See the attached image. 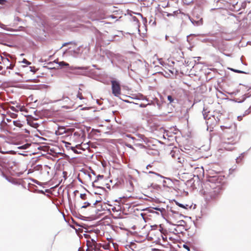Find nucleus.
<instances>
[{
    "mask_svg": "<svg viewBox=\"0 0 251 251\" xmlns=\"http://www.w3.org/2000/svg\"><path fill=\"white\" fill-rule=\"evenodd\" d=\"M13 125L18 127H22L23 126V125L21 123L20 120L14 121Z\"/></svg>",
    "mask_w": 251,
    "mask_h": 251,
    "instance_id": "obj_12",
    "label": "nucleus"
},
{
    "mask_svg": "<svg viewBox=\"0 0 251 251\" xmlns=\"http://www.w3.org/2000/svg\"><path fill=\"white\" fill-rule=\"evenodd\" d=\"M153 209H154V210L160 211L161 212H162L163 211L165 210L164 208H159V207H153Z\"/></svg>",
    "mask_w": 251,
    "mask_h": 251,
    "instance_id": "obj_27",
    "label": "nucleus"
},
{
    "mask_svg": "<svg viewBox=\"0 0 251 251\" xmlns=\"http://www.w3.org/2000/svg\"><path fill=\"white\" fill-rule=\"evenodd\" d=\"M58 64L61 67H68L70 71L68 72L69 73L73 74L76 75H85L87 70L89 69V67H75V66H70L69 63L64 62V61H60L58 62Z\"/></svg>",
    "mask_w": 251,
    "mask_h": 251,
    "instance_id": "obj_1",
    "label": "nucleus"
},
{
    "mask_svg": "<svg viewBox=\"0 0 251 251\" xmlns=\"http://www.w3.org/2000/svg\"><path fill=\"white\" fill-rule=\"evenodd\" d=\"M15 74L17 75H18L19 76H23V75L20 74V73L19 72H16L15 73Z\"/></svg>",
    "mask_w": 251,
    "mask_h": 251,
    "instance_id": "obj_59",
    "label": "nucleus"
},
{
    "mask_svg": "<svg viewBox=\"0 0 251 251\" xmlns=\"http://www.w3.org/2000/svg\"><path fill=\"white\" fill-rule=\"evenodd\" d=\"M166 221H167V222L168 224H169L170 225L175 226H176L177 227H179V226L184 227V224L186 223L185 221H184L183 220H181L178 221L177 222V223H179L178 224H174L172 222H171L169 220H166Z\"/></svg>",
    "mask_w": 251,
    "mask_h": 251,
    "instance_id": "obj_6",
    "label": "nucleus"
},
{
    "mask_svg": "<svg viewBox=\"0 0 251 251\" xmlns=\"http://www.w3.org/2000/svg\"><path fill=\"white\" fill-rule=\"evenodd\" d=\"M251 112V111L248 108V109H247V110H246L244 112V113L243 114V116H245L249 114Z\"/></svg>",
    "mask_w": 251,
    "mask_h": 251,
    "instance_id": "obj_32",
    "label": "nucleus"
},
{
    "mask_svg": "<svg viewBox=\"0 0 251 251\" xmlns=\"http://www.w3.org/2000/svg\"><path fill=\"white\" fill-rule=\"evenodd\" d=\"M244 153H245V152L242 153L239 157L236 158V162L237 163H239V162H240L239 159H240V160H242V157H243Z\"/></svg>",
    "mask_w": 251,
    "mask_h": 251,
    "instance_id": "obj_22",
    "label": "nucleus"
},
{
    "mask_svg": "<svg viewBox=\"0 0 251 251\" xmlns=\"http://www.w3.org/2000/svg\"><path fill=\"white\" fill-rule=\"evenodd\" d=\"M28 185L31 186L30 187V188H28V189L29 191H30L31 192H37V193H38L39 194H45V192L42 190H37V189H34L33 187H36V186H35V185L29 183Z\"/></svg>",
    "mask_w": 251,
    "mask_h": 251,
    "instance_id": "obj_5",
    "label": "nucleus"
},
{
    "mask_svg": "<svg viewBox=\"0 0 251 251\" xmlns=\"http://www.w3.org/2000/svg\"><path fill=\"white\" fill-rule=\"evenodd\" d=\"M31 180H32L33 182H34L35 183H36V184H38V185H40V186H41V185H42V183H41V182H40L38 181V180H36V179H33V178H32V179H31Z\"/></svg>",
    "mask_w": 251,
    "mask_h": 251,
    "instance_id": "obj_30",
    "label": "nucleus"
},
{
    "mask_svg": "<svg viewBox=\"0 0 251 251\" xmlns=\"http://www.w3.org/2000/svg\"><path fill=\"white\" fill-rule=\"evenodd\" d=\"M209 112V111H208L207 109L203 108V109L202 111V115L203 116V118L205 120L210 118V117H208V113Z\"/></svg>",
    "mask_w": 251,
    "mask_h": 251,
    "instance_id": "obj_9",
    "label": "nucleus"
},
{
    "mask_svg": "<svg viewBox=\"0 0 251 251\" xmlns=\"http://www.w3.org/2000/svg\"><path fill=\"white\" fill-rule=\"evenodd\" d=\"M151 186H152L153 188H156L159 187L158 185H155L154 186H153V184H151Z\"/></svg>",
    "mask_w": 251,
    "mask_h": 251,
    "instance_id": "obj_60",
    "label": "nucleus"
},
{
    "mask_svg": "<svg viewBox=\"0 0 251 251\" xmlns=\"http://www.w3.org/2000/svg\"><path fill=\"white\" fill-rule=\"evenodd\" d=\"M135 145L138 146V147H140L141 148H145V146L143 145L142 144H140V143L138 144V143H137V144H135Z\"/></svg>",
    "mask_w": 251,
    "mask_h": 251,
    "instance_id": "obj_40",
    "label": "nucleus"
},
{
    "mask_svg": "<svg viewBox=\"0 0 251 251\" xmlns=\"http://www.w3.org/2000/svg\"><path fill=\"white\" fill-rule=\"evenodd\" d=\"M77 97L78 98H79L80 100H82L84 99L83 96H82V94L81 93H80L79 92H78V93L77 95Z\"/></svg>",
    "mask_w": 251,
    "mask_h": 251,
    "instance_id": "obj_34",
    "label": "nucleus"
},
{
    "mask_svg": "<svg viewBox=\"0 0 251 251\" xmlns=\"http://www.w3.org/2000/svg\"><path fill=\"white\" fill-rule=\"evenodd\" d=\"M91 18L93 21H100L101 20H102V19H104L105 18H104V16H101L100 17L94 16Z\"/></svg>",
    "mask_w": 251,
    "mask_h": 251,
    "instance_id": "obj_11",
    "label": "nucleus"
},
{
    "mask_svg": "<svg viewBox=\"0 0 251 251\" xmlns=\"http://www.w3.org/2000/svg\"><path fill=\"white\" fill-rule=\"evenodd\" d=\"M132 20L134 22H136L137 23H139V20H138V19L135 17V16H133L132 17Z\"/></svg>",
    "mask_w": 251,
    "mask_h": 251,
    "instance_id": "obj_39",
    "label": "nucleus"
},
{
    "mask_svg": "<svg viewBox=\"0 0 251 251\" xmlns=\"http://www.w3.org/2000/svg\"><path fill=\"white\" fill-rule=\"evenodd\" d=\"M78 181H79V182H80V183H82V184L83 183L82 180L80 178H79V177L78 178Z\"/></svg>",
    "mask_w": 251,
    "mask_h": 251,
    "instance_id": "obj_63",
    "label": "nucleus"
},
{
    "mask_svg": "<svg viewBox=\"0 0 251 251\" xmlns=\"http://www.w3.org/2000/svg\"><path fill=\"white\" fill-rule=\"evenodd\" d=\"M10 109L13 111H16V108L14 107V106H12Z\"/></svg>",
    "mask_w": 251,
    "mask_h": 251,
    "instance_id": "obj_61",
    "label": "nucleus"
},
{
    "mask_svg": "<svg viewBox=\"0 0 251 251\" xmlns=\"http://www.w3.org/2000/svg\"><path fill=\"white\" fill-rule=\"evenodd\" d=\"M178 12L177 11H174L173 13H168V12H165V13H166V16L168 17H170V16H174L176 14V13H177Z\"/></svg>",
    "mask_w": 251,
    "mask_h": 251,
    "instance_id": "obj_20",
    "label": "nucleus"
},
{
    "mask_svg": "<svg viewBox=\"0 0 251 251\" xmlns=\"http://www.w3.org/2000/svg\"><path fill=\"white\" fill-rule=\"evenodd\" d=\"M167 100L170 101V103L171 104V105H173L172 103L174 102V99L172 96L168 95L167 96Z\"/></svg>",
    "mask_w": 251,
    "mask_h": 251,
    "instance_id": "obj_19",
    "label": "nucleus"
},
{
    "mask_svg": "<svg viewBox=\"0 0 251 251\" xmlns=\"http://www.w3.org/2000/svg\"><path fill=\"white\" fill-rule=\"evenodd\" d=\"M33 169L35 171L42 170L43 169V166L41 164H38L34 166Z\"/></svg>",
    "mask_w": 251,
    "mask_h": 251,
    "instance_id": "obj_18",
    "label": "nucleus"
},
{
    "mask_svg": "<svg viewBox=\"0 0 251 251\" xmlns=\"http://www.w3.org/2000/svg\"><path fill=\"white\" fill-rule=\"evenodd\" d=\"M19 149H25V148H24V146H22L19 147Z\"/></svg>",
    "mask_w": 251,
    "mask_h": 251,
    "instance_id": "obj_64",
    "label": "nucleus"
},
{
    "mask_svg": "<svg viewBox=\"0 0 251 251\" xmlns=\"http://www.w3.org/2000/svg\"><path fill=\"white\" fill-rule=\"evenodd\" d=\"M22 62L23 63L26 64L27 65H29L31 63L30 62L28 61V60H27L25 59H24L22 61Z\"/></svg>",
    "mask_w": 251,
    "mask_h": 251,
    "instance_id": "obj_31",
    "label": "nucleus"
},
{
    "mask_svg": "<svg viewBox=\"0 0 251 251\" xmlns=\"http://www.w3.org/2000/svg\"><path fill=\"white\" fill-rule=\"evenodd\" d=\"M221 128L222 130H224L225 129H228L229 127H228L227 126H221Z\"/></svg>",
    "mask_w": 251,
    "mask_h": 251,
    "instance_id": "obj_44",
    "label": "nucleus"
},
{
    "mask_svg": "<svg viewBox=\"0 0 251 251\" xmlns=\"http://www.w3.org/2000/svg\"><path fill=\"white\" fill-rule=\"evenodd\" d=\"M112 94L115 97H119L121 94V88L119 81L112 80L111 81Z\"/></svg>",
    "mask_w": 251,
    "mask_h": 251,
    "instance_id": "obj_3",
    "label": "nucleus"
},
{
    "mask_svg": "<svg viewBox=\"0 0 251 251\" xmlns=\"http://www.w3.org/2000/svg\"><path fill=\"white\" fill-rule=\"evenodd\" d=\"M72 44H74V45H75L76 43L75 41H70V42H66V43H64L62 46L60 48V49H61L62 48H63V47H65V46H66L67 45H72Z\"/></svg>",
    "mask_w": 251,
    "mask_h": 251,
    "instance_id": "obj_16",
    "label": "nucleus"
},
{
    "mask_svg": "<svg viewBox=\"0 0 251 251\" xmlns=\"http://www.w3.org/2000/svg\"><path fill=\"white\" fill-rule=\"evenodd\" d=\"M243 115L242 116H238L237 117V119L238 121H240L242 120V118H243Z\"/></svg>",
    "mask_w": 251,
    "mask_h": 251,
    "instance_id": "obj_48",
    "label": "nucleus"
},
{
    "mask_svg": "<svg viewBox=\"0 0 251 251\" xmlns=\"http://www.w3.org/2000/svg\"><path fill=\"white\" fill-rule=\"evenodd\" d=\"M94 183H95L94 181L92 183V186L93 187H96V188H98V189H101L104 192L106 191V189H105V188L101 187V186H96L94 184Z\"/></svg>",
    "mask_w": 251,
    "mask_h": 251,
    "instance_id": "obj_21",
    "label": "nucleus"
},
{
    "mask_svg": "<svg viewBox=\"0 0 251 251\" xmlns=\"http://www.w3.org/2000/svg\"><path fill=\"white\" fill-rule=\"evenodd\" d=\"M137 136L140 138L139 139L136 140V141H141L145 143H147L148 142V139L144 135L141 134H138Z\"/></svg>",
    "mask_w": 251,
    "mask_h": 251,
    "instance_id": "obj_7",
    "label": "nucleus"
},
{
    "mask_svg": "<svg viewBox=\"0 0 251 251\" xmlns=\"http://www.w3.org/2000/svg\"><path fill=\"white\" fill-rule=\"evenodd\" d=\"M230 70H231V71L233 72H235V73H239V74H247L246 72L243 71H241V70H237V69H233V68H229V69Z\"/></svg>",
    "mask_w": 251,
    "mask_h": 251,
    "instance_id": "obj_14",
    "label": "nucleus"
},
{
    "mask_svg": "<svg viewBox=\"0 0 251 251\" xmlns=\"http://www.w3.org/2000/svg\"><path fill=\"white\" fill-rule=\"evenodd\" d=\"M1 59H2V60H4L6 61H7V62H10L8 58H3V57H1Z\"/></svg>",
    "mask_w": 251,
    "mask_h": 251,
    "instance_id": "obj_53",
    "label": "nucleus"
},
{
    "mask_svg": "<svg viewBox=\"0 0 251 251\" xmlns=\"http://www.w3.org/2000/svg\"><path fill=\"white\" fill-rule=\"evenodd\" d=\"M91 205V203L89 202H85L84 203V205H82L81 208H86L87 207L90 206Z\"/></svg>",
    "mask_w": 251,
    "mask_h": 251,
    "instance_id": "obj_23",
    "label": "nucleus"
},
{
    "mask_svg": "<svg viewBox=\"0 0 251 251\" xmlns=\"http://www.w3.org/2000/svg\"><path fill=\"white\" fill-rule=\"evenodd\" d=\"M179 217H183L184 218H188V216H184L181 214H179Z\"/></svg>",
    "mask_w": 251,
    "mask_h": 251,
    "instance_id": "obj_62",
    "label": "nucleus"
},
{
    "mask_svg": "<svg viewBox=\"0 0 251 251\" xmlns=\"http://www.w3.org/2000/svg\"><path fill=\"white\" fill-rule=\"evenodd\" d=\"M35 79H28V80H27L26 81V82H35Z\"/></svg>",
    "mask_w": 251,
    "mask_h": 251,
    "instance_id": "obj_55",
    "label": "nucleus"
},
{
    "mask_svg": "<svg viewBox=\"0 0 251 251\" xmlns=\"http://www.w3.org/2000/svg\"><path fill=\"white\" fill-rule=\"evenodd\" d=\"M135 14L140 16L141 18L143 17V15L140 13H134Z\"/></svg>",
    "mask_w": 251,
    "mask_h": 251,
    "instance_id": "obj_57",
    "label": "nucleus"
},
{
    "mask_svg": "<svg viewBox=\"0 0 251 251\" xmlns=\"http://www.w3.org/2000/svg\"><path fill=\"white\" fill-rule=\"evenodd\" d=\"M171 212L173 214H178V212L174 210L171 209Z\"/></svg>",
    "mask_w": 251,
    "mask_h": 251,
    "instance_id": "obj_49",
    "label": "nucleus"
},
{
    "mask_svg": "<svg viewBox=\"0 0 251 251\" xmlns=\"http://www.w3.org/2000/svg\"><path fill=\"white\" fill-rule=\"evenodd\" d=\"M101 201H102V199H101V197H100V200H96V201L95 202V203H94L93 204V205L92 206V207H95V206H96V205L98 203H99V202H100Z\"/></svg>",
    "mask_w": 251,
    "mask_h": 251,
    "instance_id": "obj_28",
    "label": "nucleus"
},
{
    "mask_svg": "<svg viewBox=\"0 0 251 251\" xmlns=\"http://www.w3.org/2000/svg\"><path fill=\"white\" fill-rule=\"evenodd\" d=\"M136 99L138 100H144V97L143 95H141L139 97H138Z\"/></svg>",
    "mask_w": 251,
    "mask_h": 251,
    "instance_id": "obj_45",
    "label": "nucleus"
},
{
    "mask_svg": "<svg viewBox=\"0 0 251 251\" xmlns=\"http://www.w3.org/2000/svg\"><path fill=\"white\" fill-rule=\"evenodd\" d=\"M0 27L4 29V30H6L7 31H19V29H13V28H6V26H5V25H4V24L1 23L0 22Z\"/></svg>",
    "mask_w": 251,
    "mask_h": 251,
    "instance_id": "obj_8",
    "label": "nucleus"
},
{
    "mask_svg": "<svg viewBox=\"0 0 251 251\" xmlns=\"http://www.w3.org/2000/svg\"><path fill=\"white\" fill-rule=\"evenodd\" d=\"M183 247L184 249H186L188 251H190V247H189L187 245H186V244H183Z\"/></svg>",
    "mask_w": 251,
    "mask_h": 251,
    "instance_id": "obj_36",
    "label": "nucleus"
},
{
    "mask_svg": "<svg viewBox=\"0 0 251 251\" xmlns=\"http://www.w3.org/2000/svg\"><path fill=\"white\" fill-rule=\"evenodd\" d=\"M125 136H126V137H128V138H131V139H132L133 140H135V141H136V139L135 137H134L132 136L131 134H126L125 135Z\"/></svg>",
    "mask_w": 251,
    "mask_h": 251,
    "instance_id": "obj_29",
    "label": "nucleus"
},
{
    "mask_svg": "<svg viewBox=\"0 0 251 251\" xmlns=\"http://www.w3.org/2000/svg\"><path fill=\"white\" fill-rule=\"evenodd\" d=\"M80 198L82 200H85L86 199V195L85 194H81L80 195Z\"/></svg>",
    "mask_w": 251,
    "mask_h": 251,
    "instance_id": "obj_33",
    "label": "nucleus"
},
{
    "mask_svg": "<svg viewBox=\"0 0 251 251\" xmlns=\"http://www.w3.org/2000/svg\"><path fill=\"white\" fill-rule=\"evenodd\" d=\"M196 36V35L195 34H190V35H188V36H187V41L188 42H189V43H190V41H191V38H190V37H191V36Z\"/></svg>",
    "mask_w": 251,
    "mask_h": 251,
    "instance_id": "obj_26",
    "label": "nucleus"
},
{
    "mask_svg": "<svg viewBox=\"0 0 251 251\" xmlns=\"http://www.w3.org/2000/svg\"><path fill=\"white\" fill-rule=\"evenodd\" d=\"M184 149L185 150V151H184L186 153H189V152H188V151H189V149H187L186 148H184Z\"/></svg>",
    "mask_w": 251,
    "mask_h": 251,
    "instance_id": "obj_54",
    "label": "nucleus"
},
{
    "mask_svg": "<svg viewBox=\"0 0 251 251\" xmlns=\"http://www.w3.org/2000/svg\"><path fill=\"white\" fill-rule=\"evenodd\" d=\"M103 175H99L97 176L96 179L94 181V182H97L100 179H102L103 178Z\"/></svg>",
    "mask_w": 251,
    "mask_h": 251,
    "instance_id": "obj_24",
    "label": "nucleus"
},
{
    "mask_svg": "<svg viewBox=\"0 0 251 251\" xmlns=\"http://www.w3.org/2000/svg\"><path fill=\"white\" fill-rule=\"evenodd\" d=\"M126 146L128 148L133 149V147H132V146L129 144H126Z\"/></svg>",
    "mask_w": 251,
    "mask_h": 251,
    "instance_id": "obj_43",
    "label": "nucleus"
},
{
    "mask_svg": "<svg viewBox=\"0 0 251 251\" xmlns=\"http://www.w3.org/2000/svg\"><path fill=\"white\" fill-rule=\"evenodd\" d=\"M151 103H148V104L141 103L139 105L140 107L144 108L147 107L148 105H151Z\"/></svg>",
    "mask_w": 251,
    "mask_h": 251,
    "instance_id": "obj_35",
    "label": "nucleus"
},
{
    "mask_svg": "<svg viewBox=\"0 0 251 251\" xmlns=\"http://www.w3.org/2000/svg\"><path fill=\"white\" fill-rule=\"evenodd\" d=\"M7 2L6 0H0V4H4Z\"/></svg>",
    "mask_w": 251,
    "mask_h": 251,
    "instance_id": "obj_41",
    "label": "nucleus"
},
{
    "mask_svg": "<svg viewBox=\"0 0 251 251\" xmlns=\"http://www.w3.org/2000/svg\"><path fill=\"white\" fill-rule=\"evenodd\" d=\"M44 169H50V167H49V166L48 165H44Z\"/></svg>",
    "mask_w": 251,
    "mask_h": 251,
    "instance_id": "obj_52",
    "label": "nucleus"
},
{
    "mask_svg": "<svg viewBox=\"0 0 251 251\" xmlns=\"http://www.w3.org/2000/svg\"><path fill=\"white\" fill-rule=\"evenodd\" d=\"M24 68H26L27 69H29V71L33 73V74L35 73L37 71V69L35 67H27V66H23Z\"/></svg>",
    "mask_w": 251,
    "mask_h": 251,
    "instance_id": "obj_13",
    "label": "nucleus"
},
{
    "mask_svg": "<svg viewBox=\"0 0 251 251\" xmlns=\"http://www.w3.org/2000/svg\"><path fill=\"white\" fill-rule=\"evenodd\" d=\"M234 138L232 137L230 138H224L221 143V146L227 151H232L234 148L231 146L234 145L236 143Z\"/></svg>",
    "mask_w": 251,
    "mask_h": 251,
    "instance_id": "obj_2",
    "label": "nucleus"
},
{
    "mask_svg": "<svg viewBox=\"0 0 251 251\" xmlns=\"http://www.w3.org/2000/svg\"><path fill=\"white\" fill-rule=\"evenodd\" d=\"M251 96H250V95H249V94H244L242 97H243V99H242V100H239V101H238V102L239 103H242L243 102V101H244L247 98H249Z\"/></svg>",
    "mask_w": 251,
    "mask_h": 251,
    "instance_id": "obj_15",
    "label": "nucleus"
},
{
    "mask_svg": "<svg viewBox=\"0 0 251 251\" xmlns=\"http://www.w3.org/2000/svg\"><path fill=\"white\" fill-rule=\"evenodd\" d=\"M174 201L175 202L176 204L179 207L184 208V209H187V207L188 206V205H187V204L184 205L182 203H179V202L177 201H176L175 200Z\"/></svg>",
    "mask_w": 251,
    "mask_h": 251,
    "instance_id": "obj_10",
    "label": "nucleus"
},
{
    "mask_svg": "<svg viewBox=\"0 0 251 251\" xmlns=\"http://www.w3.org/2000/svg\"><path fill=\"white\" fill-rule=\"evenodd\" d=\"M71 149L72 151H73L75 152H76L77 151H76V150L75 149V147H71Z\"/></svg>",
    "mask_w": 251,
    "mask_h": 251,
    "instance_id": "obj_56",
    "label": "nucleus"
},
{
    "mask_svg": "<svg viewBox=\"0 0 251 251\" xmlns=\"http://www.w3.org/2000/svg\"><path fill=\"white\" fill-rule=\"evenodd\" d=\"M151 227H152V229H155L157 227V225H154L153 226H151Z\"/></svg>",
    "mask_w": 251,
    "mask_h": 251,
    "instance_id": "obj_47",
    "label": "nucleus"
},
{
    "mask_svg": "<svg viewBox=\"0 0 251 251\" xmlns=\"http://www.w3.org/2000/svg\"><path fill=\"white\" fill-rule=\"evenodd\" d=\"M219 194V193L217 190H212L204 194L206 201L209 202L211 201H215L218 198Z\"/></svg>",
    "mask_w": 251,
    "mask_h": 251,
    "instance_id": "obj_4",
    "label": "nucleus"
},
{
    "mask_svg": "<svg viewBox=\"0 0 251 251\" xmlns=\"http://www.w3.org/2000/svg\"><path fill=\"white\" fill-rule=\"evenodd\" d=\"M247 5V3L246 2H244L242 3L241 7L242 8H245Z\"/></svg>",
    "mask_w": 251,
    "mask_h": 251,
    "instance_id": "obj_38",
    "label": "nucleus"
},
{
    "mask_svg": "<svg viewBox=\"0 0 251 251\" xmlns=\"http://www.w3.org/2000/svg\"><path fill=\"white\" fill-rule=\"evenodd\" d=\"M162 238L164 242H166L167 241V237H164L163 236H162Z\"/></svg>",
    "mask_w": 251,
    "mask_h": 251,
    "instance_id": "obj_51",
    "label": "nucleus"
},
{
    "mask_svg": "<svg viewBox=\"0 0 251 251\" xmlns=\"http://www.w3.org/2000/svg\"><path fill=\"white\" fill-rule=\"evenodd\" d=\"M17 116V115L15 113H12L11 114V117L12 118H16Z\"/></svg>",
    "mask_w": 251,
    "mask_h": 251,
    "instance_id": "obj_46",
    "label": "nucleus"
},
{
    "mask_svg": "<svg viewBox=\"0 0 251 251\" xmlns=\"http://www.w3.org/2000/svg\"><path fill=\"white\" fill-rule=\"evenodd\" d=\"M6 73V72L5 71L2 72L1 73H0V74L2 75H5Z\"/></svg>",
    "mask_w": 251,
    "mask_h": 251,
    "instance_id": "obj_58",
    "label": "nucleus"
},
{
    "mask_svg": "<svg viewBox=\"0 0 251 251\" xmlns=\"http://www.w3.org/2000/svg\"><path fill=\"white\" fill-rule=\"evenodd\" d=\"M3 123L5 126H7V124L6 123H5L4 120H2L0 124V129L1 131H7V130L5 129V128L1 125L2 123Z\"/></svg>",
    "mask_w": 251,
    "mask_h": 251,
    "instance_id": "obj_17",
    "label": "nucleus"
},
{
    "mask_svg": "<svg viewBox=\"0 0 251 251\" xmlns=\"http://www.w3.org/2000/svg\"><path fill=\"white\" fill-rule=\"evenodd\" d=\"M97 104H99V105H101V104H102V102H101V101H100V100H97Z\"/></svg>",
    "mask_w": 251,
    "mask_h": 251,
    "instance_id": "obj_50",
    "label": "nucleus"
},
{
    "mask_svg": "<svg viewBox=\"0 0 251 251\" xmlns=\"http://www.w3.org/2000/svg\"><path fill=\"white\" fill-rule=\"evenodd\" d=\"M142 19L143 20V23L144 24H146L147 23V19L146 18L144 17L143 16L142 17Z\"/></svg>",
    "mask_w": 251,
    "mask_h": 251,
    "instance_id": "obj_42",
    "label": "nucleus"
},
{
    "mask_svg": "<svg viewBox=\"0 0 251 251\" xmlns=\"http://www.w3.org/2000/svg\"><path fill=\"white\" fill-rule=\"evenodd\" d=\"M14 65L10 64L9 66H7L6 67V69L8 70V69H9V70H12L14 68Z\"/></svg>",
    "mask_w": 251,
    "mask_h": 251,
    "instance_id": "obj_37",
    "label": "nucleus"
},
{
    "mask_svg": "<svg viewBox=\"0 0 251 251\" xmlns=\"http://www.w3.org/2000/svg\"><path fill=\"white\" fill-rule=\"evenodd\" d=\"M169 41L173 44L176 43V42L177 41V39L176 37H172L171 39L169 40Z\"/></svg>",
    "mask_w": 251,
    "mask_h": 251,
    "instance_id": "obj_25",
    "label": "nucleus"
}]
</instances>
